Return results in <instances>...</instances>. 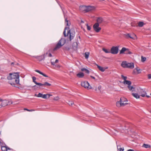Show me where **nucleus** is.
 <instances>
[{
    "label": "nucleus",
    "instance_id": "1",
    "mask_svg": "<svg viewBox=\"0 0 151 151\" xmlns=\"http://www.w3.org/2000/svg\"><path fill=\"white\" fill-rule=\"evenodd\" d=\"M19 73L18 72L10 73L7 77L8 80H10L9 83L13 86L18 87L16 84H19Z\"/></svg>",
    "mask_w": 151,
    "mask_h": 151
},
{
    "label": "nucleus",
    "instance_id": "2",
    "mask_svg": "<svg viewBox=\"0 0 151 151\" xmlns=\"http://www.w3.org/2000/svg\"><path fill=\"white\" fill-rule=\"evenodd\" d=\"M63 34L65 37L67 36L69 34V40L71 41L75 36V32L73 29H70L69 27H66L64 29Z\"/></svg>",
    "mask_w": 151,
    "mask_h": 151
},
{
    "label": "nucleus",
    "instance_id": "3",
    "mask_svg": "<svg viewBox=\"0 0 151 151\" xmlns=\"http://www.w3.org/2000/svg\"><path fill=\"white\" fill-rule=\"evenodd\" d=\"M121 66L123 68L131 69L134 68V64L133 63H129L126 61H123L121 63Z\"/></svg>",
    "mask_w": 151,
    "mask_h": 151
},
{
    "label": "nucleus",
    "instance_id": "4",
    "mask_svg": "<svg viewBox=\"0 0 151 151\" xmlns=\"http://www.w3.org/2000/svg\"><path fill=\"white\" fill-rule=\"evenodd\" d=\"M65 43V40L64 39L61 38L56 44L53 49V51L57 50L60 48Z\"/></svg>",
    "mask_w": 151,
    "mask_h": 151
},
{
    "label": "nucleus",
    "instance_id": "5",
    "mask_svg": "<svg viewBox=\"0 0 151 151\" xmlns=\"http://www.w3.org/2000/svg\"><path fill=\"white\" fill-rule=\"evenodd\" d=\"M127 101V99L124 98L122 97L120 98L119 101H117L116 103V105L117 107H120L124 106L127 104L126 103Z\"/></svg>",
    "mask_w": 151,
    "mask_h": 151
},
{
    "label": "nucleus",
    "instance_id": "6",
    "mask_svg": "<svg viewBox=\"0 0 151 151\" xmlns=\"http://www.w3.org/2000/svg\"><path fill=\"white\" fill-rule=\"evenodd\" d=\"M125 37L127 39L130 38L133 40H135L137 39V37L136 35L133 33H126L124 35Z\"/></svg>",
    "mask_w": 151,
    "mask_h": 151
},
{
    "label": "nucleus",
    "instance_id": "7",
    "mask_svg": "<svg viewBox=\"0 0 151 151\" xmlns=\"http://www.w3.org/2000/svg\"><path fill=\"white\" fill-rule=\"evenodd\" d=\"M81 84L82 86L88 89H91L92 88V87L90 86L89 83L87 81L82 82H81Z\"/></svg>",
    "mask_w": 151,
    "mask_h": 151
},
{
    "label": "nucleus",
    "instance_id": "8",
    "mask_svg": "<svg viewBox=\"0 0 151 151\" xmlns=\"http://www.w3.org/2000/svg\"><path fill=\"white\" fill-rule=\"evenodd\" d=\"M119 46H113L111 49L110 53L113 54H117L119 51Z\"/></svg>",
    "mask_w": 151,
    "mask_h": 151
},
{
    "label": "nucleus",
    "instance_id": "9",
    "mask_svg": "<svg viewBox=\"0 0 151 151\" xmlns=\"http://www.w3.org/2000/svg\"><path fill=\"white\" fill-rule=\"evenodd\" d=\"M1 104L3 106H5L8 105H10L13 104V102L10 101L9 99H2V101H1Z\"/></svg>",
    "mask_w": 151,
    "mask_h": 151
},
{
    "label": "nucleus",
    "instance_id": "10",
    "mask_svg": "<svg viewBox=\"0 0 151 151\" xmlns=\"http://www.w3.org/2000/svg\"><path fill=\"white\" fill-rule=\"evenodd\" d=\"M132 53L128 49L124 47L122 48L120 52V54H131Z\"/></svg>",
    "mask_w": 151,
    "mask_h": 151
},
{
    "label": "nucleus",
    "instance_id": "11",
    "mask_svg": "<svg viewBox=\"0 0 151 151\" xmlns=\"http://www.w3.org/2000/svg\"><path fill=\"white\" fill-rule=\"evenodd\" d=\"M139 93L140 95V96L143 97H144L145 96L147 97V98L150 97V96L147 95V93L145 91V89H141L139 91Z\"/></svg>",
    "mask_w": 151,
    "mask_h": 151
},
{
    "label": "nucleus",
    "instance_id": "12",
    "mask_svg": "<svg viewBox=\"0 0 151 151\" xmlns=\"http://www.w3.org/2000/svg\"><path fill=\"white\" fill-rule=\"evenodd\" d=\"M127 84H126L128 85L127 87L130 91H133L135 90V88L131 86L132 84V83L131 81H127Z\"/></svg>",
    "mask_w": 151,
    "mask_h": 151
},
{
    "label": "nucleus",
    "instance_id": "13",
    "mask_svg": "<svg viewBox=\"0 0 151 151\" xmlns=\"http://www.w3.org/2000/svg\"><path fill=\"white\" fill-rule=\"evenodd\" d=\"M99 24L98 23H96L93 25V28L94 30L97 32H99L101 30V27H99Z\"/></svg>",
    "mask_w": 151,
    "mask_h": 151
},
{
    "label": "nucleus",
    "instance_id": "14",
    "mask_svg": "<svg viewBox=\"0 0 151 151\" xmlns=\"http://www.w3.org/2000/svg\"><path fill=\"white\" fill-rule=\"evenodd\" d=\"M2 144H1L0 145L1 147V149L2 151H7L8 150H11L12 149L10 148L7 147V146L5 145V146L2 145Z\"/></svg>",
    "mask_w": 151,
    "mask_h": 151
},
{
    "label": "nucleus",
    "instance_id": "15",
    "mask_svg": "<svg viewBox=\"0 0 151 151\" xmlns=\"http://www.w3.org/2000/svg\"><path fill=\"white\" fill-rule=\"evenodd\" d=\"M95 9V7L93 6H86V12H88Z\"/></svg>",
    "mask_w": 151,
    "mask_h": 151
},
{
    "label": "nucleus",
    "instance_id": "16",
    "mask_svg": "<svg viewBox=\"0 0 151 151\" xmlns=\"http://www.w3.org/2000/svg\"><path fill=\"white\" fill-rule=\"evenodd\" d=\"M121 77L124 80V81H123V83L124 84H127V81H127L126 80L127 78V77L126 76H125L123 75H122Z\"/></svg>",
    "mask_w": 151,
    "mask_h": 151
},
{
    "label": "nucleus",
    "instance_id": "17",
    "mask_svg": "<svg viewBox=\"0 0 151 151\" xmlns=\"http://www.w3.org/2000/svg\"><path fill=\"white\" fill-rule=\"evenodd\" d=\"M35 71L36 72H37L38 73H40V74L46 77H48V76L46 75V74L43 73L42 72H41L39 70H35Z\"/></svg>",
    "mask_w": 151,
    "mask_h": 151
},
{
    "label": "nucleus",
    "instance_id": "18",
    "mask_svg": "<svg viewBox=\"0 0 151 151\" xmlns=\"http://www.w3.org/2000/svg\"><path fill=\"white\" fill-rule=\"evenodd\" d=\"M86 6H80L79 9L81 11L86 12Z\"/></svg>",
    "mask_w": 151,
    "mask_h": 151
},
{
    "label": "nucleus",
    "instance_id": "19",
    "mask_svg": "<svg viewBox=\"0 0 151 151\" xmlns=\"http://www.w3.org/2000/svg\"><path fill=\"white\" fill-rule=\"evenodd\" d=\"M54 59H52L50 60L51 64L52 65H55V64L57 63L58 61V59H56L55 61H54Z\"/></svg>",
    "mask_w": 151,
    "mask_h": 151
},
{
    "label": "nucleus",
    "instance_id": "20",
    "mask_svg": "<svg viewBox=\"0 0 151 151\" xmlns=\"http://www.w3.org/2000/svg\"><path fill=\"white\" fill-rule=\"evenodd\" d=\"M44 57L48 56L51 57L52 55L50 51H48L47 52L45 53L44 55Z\"/></svg>",
    "mask_w": 151,
    "mask_h": 151
},
{
    "label": "nucleus",
    "instance_id": "21",
    "mask_svg": "<svg viewBox=\"0 0 151 151\" xmlns=\"http://www.w3.org/2000/svg\"><path fill=\"white\" fill-rule=\"evenodd\" d=\"M77 76L79 78H82L84 76V74L82 72H80L77 74Z\"/></svg>",
    "mask_w": 151,
    "mask_h": 151
},
{
    "label": "nucleus",
    "instance_id": "22",
    "mask_svg": "<svg viewBox=\"0 0 151 151\" xmlns=\"http://www.w3.org/2000/svg\"><path fill=\"white\" fill-rule=\"evenodd\" d=\"M132 95L137 99H139L140 98V96L137 93H132Z\"/></svg>",
    "mask_w": 151,
    "mask_h": 151
},
{
    "label": "nucleus",
    "instance_id": "23",
    "mask_svg": "<svg viewBox=\"0 0 151 151\" xmlns=\"http://www.w3.org/2000/svg\"><path fill=\"white\" fill-rule=\"evenodd\" d=\"M97 66L101 72H104L106 69V68H104L103 67L100 66L98 65H97Z\"/></svg>",
    "mask_w": 151,
    "mask_h": 151
},
{
    "label": "nucleus",
    "instance_id": "24",
    "mask_svg": "<svg viewBox=\"0 0 151 151\" xmlns=\"http://www.w3.org/2000/svg\"><path fill=\"white\" fill-rule=\"evenodd\" d=\"M101 58L100 59L101 63H102L106 62L105 60L107 59V57H101Z\"/></svg>",
    "mask_w": 151,
    "mask_h": 151
},
{
    "label": "nucleus",
    "instance_id": "25",
    "mask_svg": "<svg viewBox=\"0 0 151 151\" xmlns=\"http://www.w3.org/2000/svg\"><path fill=\"white\" fill-rule=\"evenodd\" d=\"M65 24H66V26H69L70 25V21L67 20V18L65 19Z\"/></svg>",
    "mask_w": 151,
    "mask_h": 151
},
{
    "label": "nucleus",
    "instance_id": "26",
    "mask_svg": "<svg viewBox=\"0 0 151 151\" xmlns=\"http://www.w3.org/2000/svg\"><path fill=\"white\" fill-rule=\"evenodd\" d=\"M81 70L82 71H85L86 73L88 74L89 73V70L87 69L83 68L81 69Z\"/></svg>",
    "mask_w": 151,
    "mask_h": 151
},
{
    "label": "nucleus",
    "instance_id": "27",
    "mask_svg": "<svg viewBox=\"0 0 151 151\" xmlns=\"http://www.w3.org/2000/svg\"><path fill=\"white\" fill-rule=\"evenodd\" d=\"M103 19L102 18H98L97 19V22L96 23H101L103 21Z\"/></svg>",
    "mask_w": 151,
    "mask_h": 151
},
{
    "label": "nucleus",
    "instance_id": "28",
    "mask_svg": "<svg viewBox=\"0 0 151 151\" xmlns=\"http://www.w3.org/2000/svg\"><path fill=\"white\" fill-rule=\"evenodd\" d=\"M102 50L106 53H110V50H109L106 49L104 48H102Z\"/></svg>",
    "mask_w": 151,
    "mask_h": 151
},
{
    "label": "nucleus",
    "instance_id": "29",
    "mask_svg": "<svg viewBox=\"0 0 151 151\" xmlns=\"http://www.w3.org/2000/svg\"><path fill=\"white\" fill-rule=\"evenodd\" d=\"M144 24L143 22H139L138 23V25L139 27H142L143 26Z\"/></svg>",
    "mask_w": 151,
    "mask_h": 151
},
{
    "label": "nucleus",
    "instance_id": "30",
    "mask_svg": "<svg viewBox=\"0 0 151 151\" xmlns=\"http://www.w3.org/2000/svg\"><path fill=\"white\" fill-rule=\"evenodd\" d=\"M36 59L39 60V61H41L42 60H44L45 59V57H35Z\"/></svg>",
    "mask_w": 151,
    "mask_h": 151
},
{
    "label": "nucleus",
    "instance_id": "31",
    "mask_svg": "<svg viewBox=\"0 0 151 151\" xmlns=\"http://www.w3.org/2000/svg\"><path fill=\"white\" fill-rule=\"evenodd\" d=\"M51 86V84L48 83L47 82H45L43 83V86Z\"/></svg>",
    "mask_w": 151,
    "mask_h": 151
},
{
    "label": "nucleus",
    "instance_id": "32",
    "mask_svg": "<svg viewBox=\"0 0 151 151\" xmlns=\"http://www.w3.org/2000/svg\"><path fill=\"white\" fill-rule=\"evenodd\" d=\"M120 146L117 145V148L119 151H123L124 149L121 147H120Z\"/></svg>",
    "mask_w": 151,
    "mask_h": 151
},
{
    "label": "nucleus",
    "instance_id": "33",
    "mask_svg": "<svg viewBox=\"0 0 151 151\" xmlns=\"http://www.w3.org/2000/svg\"><path fill=\"white\" fill-rule=\"evenodd\" d=\"M43 94L41 93H39L37 95L36 94H35V96L38 97H41L42 98Z\"/></svg>",
    "mask_w": 151,
    "mask_h": 151
},
{
    "label": "nucleus",
    "instance_id": "34",
    "mask_svg": "<svg viewBox=\"0 0 151 151\" xmlns=\"http://www.w3.org/2000/svg\"><path fill=\"white\" fill-rule=\"evenodd\" d=\"M143 147L145 148H148L150 147V145L147 144H144L143 145Z\"/></svg>",
    "mask_w": 151,
    "mask_h": 151
},
{
    "label": "nucleus",
    "instance_id": "35",
    "mask_svg": "<svg viewBox=\"0 0 151 151\" xmlns=\"http://www.w3.org/2000/svg\"><path fill=\"white\" fill-rule=\"evenodd\" d=\"M35 84H36V85L39 86H43V83H37V82Z\"/></svg>",
    "mask_w": 151,
    "mask_h": 151
},
{
    "label": "nucleus",
    "instance_id": "36",
    "mask_svg": "<svg viewBox=\"0 0 151 151\" xmlns=\"http://www.w3.org/2000/svg\"><path fill=\"white\" fill-rule=\"evenodd\" d=\"M67 103L70 106H72L74 104V103L71 101H68Z\"/></svg>",
    "mask_w": 151,
    "mask_h": 151
},
{
    "label": "nucleus",
    "instance_id": "37",
    "mask_svg": "<svg viewBox=\"0 0 151 151\" xmlns=\"http://www.w3.org/2000/svg\"><path fill=\"white\" fill-rule=\"evenodd\" d=\"M146 60V57H141V61L142 62H144Z\"/></svg>",
    "mask_w": 151,
    "mask_h": 151
},
{
    "label": "nucleus",
    "instance_id": "38",
    "mask_svg": "<svg viewBox=\"0 0 151 151\" xmlns=\"http://www.w3.org/2000/svg\"><path fill=\"white\" fill-rule=\"evenodd\" d=\"M47 94H43L42 98L44 99H46L47 98Z\"/></svg>",
    "mask_w": 151,
    "mask_h": 151
},
{
    "label": "nucleus",
    "instance_id": "39",
    "mask_svg": "<svg viewBox=\"0 0 151 151\" xmlns=\"http://www.w3.org/2000/svg\"><path fill=\"white\" fill-rule=\"evenodd\" d=\"M36 78L34 76L32 77V80L33 81L34 83H35L37 82L35 80H36Z\"/></svg>",
    "mask_w": 151,
    "mask_h": 151
},
{
    "label": "nucleus",
    "instance_id": "40",
    "mask_svg": "<svg viewBox=\"0 0 151 151\" xmlns=\"http://www.w3.org/2000/svg\"><path fill=\"white\" fill-rule=\"evenodd\" d=\"M85 57H88L89 55V53L88 52H86L85 53Z\"/></svg>",
    "mask_w": 151,
    "mask_h": 151
},
{
    "label": "nucleus",
    "instance_id": "41",
    "mask_svg": "<svg viewBox=\"0 0 151 151\" xmlns=\"http://www.w3.org/2000/svg\"><path fill=\"white\" fill-rule=\"evenodd\" d=\"M86 26H87V29L88 30H90L91 29V27L88 25L87 24H86Z\"/></svg>",
    "mask_w": 151,
    "mask_h": 151
},
{
    "label": "nucleus",
    "instance_id": "42",
    "mask_svg": "<svg viewBox=\"0 0 151 151\" xmlns=\"http://www.w3.org/2000/svg\"><path fill=\"white\" fill-rule=\"evenodd\" d=\"M59 99V98L58 96H56L53 99L54 100L57 101V100H58Z\"/></svg>",
    "mask_w": 151,
    "mask_h": 151
},
{
    "label": "nucleus",
    "instance_id": "43",
    "mask_svg": "<svg viewBox=\"0 0 151 151\" xmlns=\"http://www.w3.org/2000/svg\"><path fill=\"white\" fill-rule=\"evenodd\" d=\"M135 69L137 70V71L138 72V73H140V72H139V71L140 70V69H139L138 68H136Z\"/></svg>",
    "mask_w": 151,
    "mask_h": 151
},
{
    "label": "nucleus",
    "instance_id": "44",
    "mask_svg": "<svg viewBox=\"0 0 151 151\" xmlns=\"http://www.w3.org/2000/svg\"><path fill=\"white\" fill-rule=\"evenodd\" d=\"M24 109L25 110H26L28 111H34V110H33V109H31V110H29V109Z\"/></svg>",
    "mask_w": 151,
    "mask_h": 151
},
{
    "label": "nucleus",
    "instance_id": "45",
    "mask_svg": "<svg viewBox=\"0 0 151 151\" xmlns=\"http://www.w3.org/2000/svg\"><path fill=\"white\" fill-rule=\"evenodd\" d=\"M148 78L149 79H151V74H149L147 75Z\"/></svg>",
    "mask_w": 151,
    "mask_h": 151
},
{
    "label": "nucleus",
    "instance_id": "46",
    "mask_svg": "<svg viewBox=\"0 0 151 151\" xmlns=\"http://www.w3.org/2000/svg\"><path fill=\"white\" fill-rule=\"evenodd\" d=\"M18 63H17L16 62H12L11 64L12 65H13L14 64H15V65H18Z\"/></svg>",
    "mask_w": 151,
    "mask_h": 151
},
{
    "label": "nucleus",
    "instance_id": "47",
    "mask_svg": "<svg viewBox=\"0 0 151 151\" xmlns=\"http://www.w3.org/2000/svg\"><path fill=\"white\" fill-rule=\"evenodd\" d=\"M76 45V46H75V47L76 48L77 47V42H74L73 43V45Z\"/></svg>",
    "mask_w": 151,
    "mask_h": 151
},
{
    "label": "nucleus",
    "instance_id": "48",
    "mask_svg": "<svg viewBox=\"0 0 151 151\" xmlns=\"http://www.w3.org/2000/svg\"><path fill=\"white\" fill-rule=\"evenodd\" d=\"M101 86H99L98 87V89L100 91H101Z\"/></svg>",
    "mask_w": 151,
    "mask_h": 151
},
{
    "label": "nucleus",
    "instance_id": "49",
    "mask_svg": "<svg viewBox=\"0 0 151 151\" xmlns=\"http://www.w3.org/2000/svg\"><path fill=\"white\" fill-rule=\"evenodd\" d=\"M33 87L34 88H38V87L36 85H35L33 86Z\"/></svg>",
    "mask_w": 151,
    "mask_h": 151
},
{
    "label": "nucleus",
    "instance_id": "50",
    "mask_svg": "<svg viewBox=\"0 0 151 151\" xmlns=\"http://www.w3.org/2000/svg\"><path fill=\"white\" fill-rule=\"evenodd\" d=\"M47 96H48V98H49L50 96H52V95L49 94H47Z\"/></svg>",
    "mask_w": 151,
    "mask_h": 151
},
{
    "label": "nucleus",
    "instance_id": "51",
    "mask_svg": "<svg viewBox=\"0 0 151 151\" xmlns=\"http://www.w3.org/2000/svg\"><path fill=\"white\" fill-rule=\"evenodd\" d=\"M55 66L58 68H59L60 67L59 65H55Z\"/></svg>",
    "mask_w": 151,
    "mask_h": 151
},
{
    "label": "nucleus",
    "instance_id": "52",
    "mask_svg": "<svg viewBox=\"0 0 151 151\" xmlns=\"http://www.w3.org/2000/svg\"><path fill=\"white\" fill-rule=\"evenodd\" d=\"M127 151H134V150L132 149H129Z\"/></svg>",
    "mask_w": 151,
    "mask_h": 151
},
{
    "label": "nucleus",
    "instance_id": "53",
    "mask_svg": "<svg viewBox=\"0 0 151 151\" xmlns=\"http://www.w3.org/2000/svg\"><path fill=\"white\" fill-rule=\"evenodd\" d=\"M91 77L93 79H95V77H94V76H91Z\"/></svg>",
    "mask_w": 151,
    "mask_h": 151
},
{
    "label": "nucleus",
    "instance_id": "54",
    "mask_svg": "<svg viewBox=\"0 0 151 151\" xmlns=\"http://www.w3.org/2000/svg\"><path fill=\"white\" fill-rule=\"evenodd\" d=\"M3 106L1 104H0V108L1 107H3Z\"/></svg>",
    "mask_w": 151,
    "mask_h": 151
},
{
    "label": "nucleus",
    "instance_id": "55",
    "mask_svg": "<svg viewBox=\"0 0 151 151\" xmlns=\"http://www.w3.org/2000/svg\"><path fill=\"white\" fill-rule=\"evenodd\" d=\"M2 101V99L0 98V102H1Z\"/></svg>",
    "mask_w": 151,
    "mask_h": 151
},
{
    "label": "nucleus",
    "instance_id": "56",
    "mask_svg": "<svg viewBox=\"0 0 151 151\" xmlns=\"http://www.w3.org/2000/svg\"><path fill=\"white\" fill-rule=\"evenodd\" d=\"M85 58L86 59H88V57H85Z\"/></svg>",
    "mask_w": 151,
    "mask_h": 151
},
{
    "label": "nucleus",
    "instance_id": "57",
    "mask_svg": "<svg viewBox=\"0 0 151 151\" xmlns=\"http://www.w3.org/2000/svg\"><path fill=\"white\" fill-rule=\"evenodd\" d=\"M97 90V88H96V89H95V90L96 91Z\"/></svg>",
    "mask_w": 151,
    "mask_h": 151
},
{
    "label": "nucleus",
    "instance_id": "58",
    "mask_svg": "<svg viewBox=\"0 0 151 151\" xmlns=\"http://www.w3.org/2000/svg\"><path fill=\"white\" fill-rule=\"evenodd\" d=\"M150 112L151 113V110H150Z\"/></svg>",
    "mask_w": 151,
    "mask_h": 151
}]
</instances>
